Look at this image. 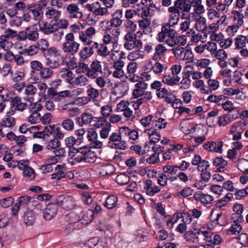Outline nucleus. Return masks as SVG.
Returning <instances> with one entry per match:
<instances>
[{"instance_id":"1","label":"nucleus","mask_w":248,"mask_h":248,"mask_svg":"<svg viewBox=\"0 0 248 248\" xmlns=\"http://www.w3.org/2000/svg\"><path fill=\"white\" fill-rule=\"evenodd\" d=\"M73 150L76 151V154H79V155L74 158V161L77 163L84 162L93 163L95 162L97 159L96 153L91 151L90 147L84 146L78 148H74Z\"/></svg>"},{"instance_id":"2","label":"nucleus","mask_w":248,"mask_h":248,"mask_svg":"<svg viewBox=\"0 0 248 248\" xmlns=\"http://www.w3.org/2000/svg\"><path fill=\"white\" fill-rule=\"evenodd\" d=\"M45 64L51 69H56L60 65L61 51L56 47H49V50L44 55Z\"/></svg>"},{"instance_id":"3","label":"nucleus","mask_w":248,"mask_h":248,"mask_svg":"<svg viewBox=\"0 0 248 248\" xmlns=\"http://www.w3.org/2000/svg\"><path fill=\"white\" fill-rule=\"evenodd\" d=\"M107 144L112 149L124 150L127 148L126 141L123 140L119 133L117 132H113L110 135Z\"/></svg>"},{"instance_id":"4","label":"nucleus","mask_w":248,"mask_h":248,"mask_svg":"<svg viewBox=\"0 0 248 248\" xmlns=\"http://www.w3.org/2000/svg\"><path fill=\"white\" fill-rule=\"evenodd\" d=\"M190 3V8L192 6L194 9V12L191 14V18L196 22L195 24V28L199 30V25L200 29L202 22V0H192Z\"/></svg>"},{"instance_id":"5","label":"nucleus","mask_w":248,"mask_h":248,"mask_svg":"<svg viewBox=\"0 0 248 248\" xmlns=\"http://www.w3.org/2000/svg\"><path fill=\"white\" fill-rule=\"evenodd\" d=\"M112 18L110 21L105 20L101 22L103 25H108L104 27L103 30L105 31H109L111 30L110 27H117L120 26L122 23V17L123 16V11L121 10H116L112 15Z\"/></svg>"},{"instance_id":"6","label":"nucleus","mask_w":248,"mask_h":248,"mask_svg":"<svg viewBox=\"0 0 248 248\" xmlns=\"http://www.w3.org/2000/svg\"><path fill=\"white\" fill-rule=\"evenodd\" d=\"M57 205L61 206L63 209L69 210L73 209L76 206L75 200L69 196L63 197L60 195L56 201Z\"/></svg>"},{"instance_id":"7","label":"nucleus","mask_w":248,"mask_h":248,"mask_svg":"<svg viewBox=\"0 0 248 248\" xmlns=\"http://www.w3.org/2000/svg\"><path fill=\"white\" fill-rule=\"evenodd\" d=\"M175 6L178 7L181 11V17L183 19H187L190 16L189 11L190 10V0H176L174 2Z\"/></svg>"},{"instance_id":"8","label":"nucleus","mask_w":248,"mask_h":248,"mask_svg":"<svg viewBox=\"0 0 248 248\" xmlns=\"http://www.w3.org/2000/svg\"><path fill=\"white\" fill-rule=\"evenodd\" d=\"M102 73L101 62L98 61H93L91 64L90 66L89 67L86 75L88 78L94 79L98 76L99 74H102Z\"/></svg>"},{"instance_id":"9","label":"nucleus","mask_w":248,"mask_h":248,"mask_svg":"<svg viewBox=\"0 0 248 248\" xmlns=\"http://www.w3.org/2000/svg\"><path fill=\"white\" fill-rule=\"evenodd\" d=\"M57 212V203H49L43 210V218L46 220H49L56 216Z\"/></svg>"},{"instance_id":"10","label":"nucleus","mask_w":248,"mask_h":248,"mask_svg":"<svg viewBox=\"0 0 248 248\" xmlns=\"http://www.w3.org/2000/svg\"><path fill=\"white\" fill-rule=\"evenodd\" d=\"M144 188L145 190L146 193L149 196H153L161 190V188L159 186L154 185L150 179H148L145 181Z\"/></svg>"},{"instance_id":"11","label":"nucleus","mask_w":248,"mask_h":248,"mask_svg":"<svg viewBox=\"0 0 248 248\" xmlns=\"http://www.w3.org/2000/svg\"><path fill=\"white\" fill-rule=\"evenodd\" d=\"M79 47V44L75 42H65L62 46V49L65 53H70L75 54L76 53Z\"/></svg>"},{"instance_id":"12","label":"nucleus","mask_w":248,"mask_h":248,"mask_svg":"<svg viewBox=\"0 0 248 248\" xmlns=\"http://www.w3.org/2000/svg\"><path fill=\"white\" fill-rule=\"evenodd\" d=\"M38 26L39 30L46 35L52 33L57 30L56 28H54L53 20L49 24L44 21H40L38 22Z\"/></svg>"},{"instance_id":"13","label":"nucleus","mask_w":248,"mask_h":248,"mask_svg":"<svg viewBox=\"0 0 248 248\" xmlns=\"http://www.w3.org/2000/svg\"><path fill=\"white\" fill-rule=\"evenodd\" d=\"M66 10L70 18H81L83 16L82 12L79 11V8L75 3L69 5Z\"/></svg>"},{"instance_id":"14","label":"nucleus","mask_w":248,"mask_h":248,"mask_svg":"<svg viewBox=\"0 0 248 248\" xmlns=\"http://www.w3.org/2000/svg\"><path fill=\"white\" fill-rule=\"evenodd\" d=\"M15 113V110H11L7 113L5 117L0 123L1 126L4 127H12L16 124V121L14 118L12 117Z\"/></svg>"},{"instance_id":"15","label":"nucleus","mask_w":248,"mask_h":248,"mask_svg":"<svg viewBox=\"0 0 248 248\" xmlns=\"http://www.w3.org/2000/svg\"><path fill=\"white\" fill-rule=\"evenodd\" d=\"M217 49V46L214 42L209 41L202 45V55L205 57H209L206 54V51L210 52L212 56H213L215 52Z\"/></svg>"},{"instance_id":"16","label":"nucleus","mask_w":248,"mask_h":248,"mask_svg":"<svg viewBox=\"0 0 248 248\" xmlns=\"http://www.w3.org/2000/svg\"><path fill=\"white\" fill-rule=\"evenodd\" d=\"M214 233L211 230H203L202 231V236L203 238L202 239L205 241L206 244L202 245V248H214V246H212L213 236Z\"/></svg>"},{"instance_id":"17","label":"nucleus","mask_w":248,"mask_h":248,"mask_svg":"<svg viewBox=\"0 0 248 248\" xmlns=\"http://www.w3.org/2000/svg\"><path fill=\"white\" fill-rule=\"evenodd\" d=\"M27 10L32 13L35 20L40 19L43 13L42 7L38 4L29 5Z\"/></svg>"},{"instance_id":"18","label":"nucleus","mask_w":248,"mask_h":248,"mask_svg":"<svg viewBox=\"0 0 248 248\" xmlns=\"http://www.w3.org/2000/svg\"><path fill=\"white\" fill-rule=\"evenodd\" d=\"M54 170L57 171L51 174L52 179L59 180L62 178L65 177L66 174L64 170H66V167L64 164L57 165Z\"/></svg>"},{"instance_id":"19","label":"nucleus","mask_w":248,"mask_h":248,"mask_svg":"<svg viewBox=\"0 0 248 248\" xmlns=\"http://www.w3.org/2000/svg\"><path fill=\"white\" fill-rule=\"evenodd\" d=\"M194 231H189L186 232L184 236L185 238L187 241H190L191 239H193V241H194L195 239L198 238V235L200 234V232L202 229V227H199V228H195V225H193Z\"/></svg>"},{"instance_id":"20","label":"nucleus","mask_w":248,"mask_h":248,"mask_svg":"<svg viewBox=\"0 0 248 248\" xmlns=\"http://www.w3.org/2000/svg\"><path fill=\"white\" fill-rule=\"evenodd\" d=\"M118 201V198L117 196L113 195H109L106 198L104 205L108 209H112L116 207Z\"/></svg>"},{"instance_id":"21","label":"nucleus","mask_w":248,"mask_h":248,"mask_svg":"<svg viewBox=\"0 0 248 248\" xmlns=\"http://www.w3.org/2000/svg\"><path fill=\"white\" fill-rule=\"evenodd\" d=\"M167 50V48L163 45H157L155 48V53L153 56V59L155 61L161 60V56H162Z\"/></svg>"},{"instance_id":"22","label":"nucleus","mask_w":248,"mask_h":248,"mask_svg":"<svg viewBox=\"0 0 248 248\" xmlns=\"http://www.w3.org/2000/svg\"><path fill=\"white\" fill-rule=\"evenodd\" d=\"M208 85L209 86V88L206 87L205 88L202 85V92L206 94H208L210 92L212 91H214L217 89L219 87V82L216 79H209L207 81ZM203 82H202V84Z\"/></svg>"},{"instance_id":"23","label":"nucleus","mask_w":248,"mask_h":248,"mask_svg":"<svg viewBox=\"0 0 248 248\" xmlns=\"http://www.w3.org/2000/svg\"><path fill=\"white\" fill-rule=\"evenodd\" d=\"M61 76L71 86L75 75L71 70L65 69V70L61 71Z\"/></svg>"},{"instance_id":"24","label":"nucleus","mask_w":248,"mask_h":248,"mask_svg":"<svg viewBox=\"0 0 248 248\" xmlns=\"http://www.w3.org/2000/svg\"><path fill=\"white\" fill-rule=\"evenodd\" d=\"M180 80V78L178 76H170V75H165L164 76L162 81L169 85L172 86L175 85Z\"/></svg>"},{"instance_id":"25","label":"nucleus","mask_w":248,"mask_h":248,"mask_svg":"<svg viewBox=\"0 0 248 248\" xmlns=\"http://www.w3.org/2000/svg\"><path fill=\"white\" fill-rule=\"evenodd\" d=\"M93 119H94V118L93 117L91 114L84 113L81 115V118L80 117H77L76 119L77 122H78L80 125H83V124H90Z\"/></svg>"},{"instance_id":"26","label":"nucleus","mask_w":248,"mask_h":248,"mask_svg":"<svg viewBox=\"0 0 248 248\" xmlns=\"http://www.w3.org/2000/svg\"><path fill=\"white\" fill-rule=\"evenodd\" d=\"M148 130H146L145 132H147ZM147 134L149 135V138L150 140V143H155L157 142L160 140V138L161 137V135L160 134L157 132L156 129H153L152 130L151 129L148 130V132Z\"/></svg>"},{"instance_id":"27","label":"nucleus","mask_w":248,"mask_h":248,"mask_svg":"<svg viewBox=\"0 0 248 248\" xmlns=\"http://www.w3.org/2000/svg\"><path fill=\"white\" fill-rule=\"evenodd\" d=\"M115 181L119 185H125L129 183L130 177L125 173H121L116 177Z\"/></svg>"},{"instance_id":"28","label":"nucleus","mask_w":248,"mask_h":248,"mask_svg":"<svg viewBox=\"0 0 248 248\" xmlns=\"http://www.w3.org/2000/svg\"><path fill=\"white\" fill-rule=\"evenodd\" d=\"M27 39L31 41H36L39 38V34L36 28L33 27L27 28Z\"/></svg>"},{"instance_id":"29","label":"nucleus","mask_w":248,"mask_h":248,"mask_svg":"<svg viewBox=\"0 0 248 248\" xmlns=\"http://www.w3.org/2000/svg\"><path fill=\"white\" fill-rule=\"evenodd\" d=\"M242 230V226L239 223H233L231 227L226 230V232L228 235H236L239 233Z\"/></svg>"},{"instance_id":"30","label":"nucleus","mask_w":248,"mask_h":248,"mask_svg":"<svg viewBox=\"0 0 248 248\" xmlns=\"http://www.w3.org/2000/svg\"><path fill=\"white\" fill-rule=\"evenodd\" d=\"M37 47L38 50L40 49L43 53V55L47 53L49 50V43L46 39H40L37 42Z\"/></svg>"},{"instance_id":"31","label":"nucleus","mask_w":248,"mask_h":248,"mask_svg":"<svg viewBox=\"0 0 248 248\" xmlns=\"http://www.w3.org/2000/svg\"><path fill=\"white\" fill-rule=\"evenodd\" d=\"M232 14L233 16L234 20L236 22V24L235 25L239 27H240L244 23L243 18L245 16L243 14L236 10L232 11Z\"/></svg>"},{"instance_id":"32","label":"nucleus","mask_w":248,"mask_h":248,"mask_svg":"<svg viewBox=\"0 0 248 248\" xmlns=\"http://www.w3.org/2000/svg\"><path fill=\"white\" fill-rule=\"evenodd\" d=\"M35 215L32 211L25 213L24 217V221L27 226H31L35 222Z\"/></svg>"},{"instance_id":"33","label":"nucleus","mask_w":248,"mask_h":248,"mask_svg":"<svg viewBox=\"0 0 248 248\" xmlns=\"http://www.w3.org/2000/svg\"><path fill=\"white\" fill-rule=\"evenodd\" d=\"M232 121L231 116L230 114H224L218 118L217 124L219 126H224Z\"/></svg>"},{"instance_id":"34","label":"nucleus","mask_w":248,"mask_h":248,"mask_svg":"<svg viewBox=\"0 0 248 248\" xmlns=\"http://www.w3.org/2000/svg\"><path fill=\"white\" fill-rule=\"evenodd\" d=\"M227 97L224 95H220L218 96L215 95H210L208 96L206 99L207 101L210 102H214L218 105H221L222 102L226 99Z\"/></svg>"},{"instance_id":"35","label":"nucleus","mask_w":248,"mask_h":248,"mask_svg":"<svg viewBox=\"0 0 248 248\" xmlns=\"http://www.w3.org/2000/svg\"><path fill=\"white\" fill-rule=\"evenodd\" d=\"M246 43L245 35H238L234 39V44L237 49L244 48L246 46Z\"/></svg>"},{"instance_id":"36","label":"nucleus","mask_w":248,"mask_h":248,"mask_svg":"<svg viewBox=\"0 0 248 248\" xmlns=\"http://www.w3.org/2000/svg\"><path fill=\"white\" fill-rule=\"evenodd\" d=\"M213 165L217 167V170L220 171V169H223L227 165V161L225 160L221 157H217L213 160Z\"/></svg>"},{"instance_id":"37","label":"nucleus","mask_w":248,"mask_h":248,"mask_svg":"<svg viewBox=\"0 0 248 248\" xmlns=\"http://www.w3.org/2000/svg\"><path fill=\"white\" fill-rule=\"evenodd\" d=\"M238 169L244 173H248V160L242 158L237 164Z\"/></svg>"},{"instance_id":"38","label":"nucleus","mask_w":248,"mask_h":248,"mask_svg":"<svg viewBox=\"0 0 248 248\" xmlns=\"http://www.w3.org/2000/svg\"><path fill=\"white\" fill-rule=\"evenodd\" d=\"M83 59H80V61L78 62L77 66L76 67V72L78 74L84 73L85 72H88L89 66L88 65L85 63Z\"/></svg>"},{"instance_id":"39","label":"nucleus","mask_w":248,"mask_h":248,"mask_svg":"<svg viewBox=\"0 0 248 248\" xmlns=\"http://www.w3.org/2000/svg\"><path fill=\"white\" fill-rule=\"evenodd\" d=\"M47 11L46 13V16L49 18L58 19L61 16L60 11L52 8H47Z\"/></svg>"},{"instance_id":"40","label":"nucleus","mask_w":248,"mask_h":248,"mask_svg":"<svg viewBox=\"0 0 248 248\" xmlns=\"http://www.w3.org/2000/svg\"><path fill=\"white\" fill-rule=\"evenodd\" d=\"M87 81V78L84 76H79L77 77L75 79H74L73 82H72L71 87H74L78 85H85L86 84Z\"/></svg>"},{"instance_id":"41","label":"nucleus","mask_w":248,"mask_h":248,"mask_svg":"<svg viewBox=\"0 0 248 248\" xmlns=\"http://www.w3.org/2000/svg\"><path fill=\"white\" fill-rule=\"evenodd\" d=\"M107 13V8L102 7L99 2H95V9L93 10V14L96 16H103Z\"/></svg>"},{"instance_id":"42","label":"nucleus","mask_w":248,"mask_h":248,"mask_svg":"<svg viewBox=\"0 0 248 248\" xmlns=\"http://www.w3.org/2000/svg\"><path fill=\"white\" fill-rule=\"evenodd\" d=\"M53 23L54 27L57 26L60 29H66L68 26V22L65 19H55L53 20Z\"/></svg>"},{"instance_id":"43","label":"nucleus","mask_w":248,"mask_h":248,"mask_svg":"<svg viewBox=\"0 0 248 248\" xmlns=\"http://www.w3.org/2000/svg\"><path fill=\"white\" fill-rule=\"evenodd\" d=\"M111 125L110 123H106L100 131V135L102 139H106L108 137Z\"/></svg>"},{"instance_id":"44","label":"nucleus","mask_w":248,"mask_h":248,"mask_svg":"<svg viewBox=\"0 0 248 248\" xmlns=\"http://www.w3.org/2000/svg\"><path fill=\"white\" fill-rule=\"evenodd\" d=\"M61 145L59 140L53 139L50 140L46 144V148L48 150H55L59 148Z\"/></svg>"},{"instance_id":"45","label":"nucleus","mask_w":248,"mask_h":248,"mask_svg":"<svg viewBox=\"0 0 248 248\" xmlns=\"http://www.w3.org/2000/svg\"><path fill=\"white\" fill-rule=\"evenodd\" d=\"M92 55L93 53L89 46L84 47L80 50L79 53L80 58L83 60L87 59L90 57Z\"/></svg>"},{"instance_id":"46","label":"nucleus","mask_w":248,"mask_h":248,"mask_svg":"<svg viewBox=\"0 0 248 248\" xmlns=\"http://www.w3.org/2000/svg\"><path fill=\"white\" fill-rule=\"evenodd\" d=\"M23 175L24 177L32 181L35 179V171L31 167H28L23 171Z\"/></svg>"},{"instance_id":"47","label":"nucleus","mask_w":248,"mask_h":248,"mask_svg":"<svg viewBox=\"0 0 248 248\" xmlns=\"http://www.w3.org/2000/svg\"><path fill=\"white\" fill-rule=\"evenodd\" d=\"M82 214V218L86 221V224L91 222L93 219L94 213L93 210H88L86 211L83 212Z\"/></svg>"},{"instance_id":"48","label":"nucleus","mask_w":248,"mask_h":248,"mask_svg":"<svg viewBox=\"0 0 248 248\" xmlns=\"http://www.w3.org/2000/svg\"><path fill=\"white\" fill-rule=\"evenodd\" d=\"M213 56L218 60H226L227 59L228 54L224 49H220L216 50Z\"/></svg>"},{"instance_id":"49","label":"nucleus","mask_w":248,"mask_h":248,"mask_svg":"<svg viewBox=\"0 0 248 248\" xmlns=\"http://www.w3.org/2000/svg\"><path fill=\"white\" fill-rule=\"evenodd\" d=\"M217 30V24L215 23H212L209 25L208 27L205 25L204 26L203 29H202V33H204V36L206 37L207 32L211 33V36Z\"/></svg>"},{"instance_id":"50","label":"nucleus","mask_w":248,"mask_h":248,"mask_svg":"<svg viewBox=\"0 0 248 248\" xmlns=\"http://www.w3.org/2000/svg\"><path fill=\"white\" fill-rule=\"evenodd\" d=\"M109 51L107 46L104 44H99L97 54L101 56L106 57L109 54Z\"/></svg>"},{"instance_id":"51","label":"nucleus","mask_w":248,"mask_h":248,"mask_svg":"<svg viewBox=\"0 0 248 248\" xmlns=\"http://www.w3.org/2000/svg\"><path fill=\"white\" fill-rule=\"evenodd\" d=\"M12 44L8 42L6 36H0V46L4 50L7 51L11 47Z\"/></svg>"},{"instance_id":"52","label":"nucleus","mask_w":248,"mask_h":248,"mask_svg":"<svg viewBox=\"0 0 248 248\" xmlns=\"http://www.w3.org/2000/svg\"><path fill=\"white\" fill-rule=\"evenodd\" d=\"M193 189L189 187L184 188L182 190L176 193L177 196H181L184 198H186L192 195Z\"/></svg>"},{"instance_id":"53","label":"nucleus","mask_w":248,"mask_h":248,"mask_svg":"<svg viewBox=\"0 0 248 248\" xmlns=\"http://www.w3.org/2000/svg\"><path fill=\"white\" fill-rule=\"evenodd\" d=\"M10 100V96L8 93L0 94V112H2L5 108V102Z\"/></svg>"},{"instance_id":"54","label":"nucleus","mask_w":248,"mask_h":248,"mask_svg":"<svg viewBox=\"0 0 248 248\" xmlns=\"http://www.w3.org/2000/svg\"><path fill=\"white\" fill-rule=\"evenodd\" d=\"M213 147L214 149L213 150V152L217 153L219 154H221L223 152L222 147L224 145V142L221 140H217L216 141H213Z\"/></svg>"},{"instance_id":"55","label":"nucleus","mask_w":248,"mask_h":248,"mask_svg":"<svg viewBox=\"0 0 248 248\" xmlns=\"http://www.w3.org/2000/svg\"><path fill=\"white\" fill-rule=\"evenodd\" d=\"M28 121L31 124H35L41 121V116L38 112H32L28 117Z\"/></svg>"},{"instance_id":"56","label":"nucleus","mask_w":248,"mask_h":248,"mask_svg":"<svg viewBox=\"0 0 248 248\" xmlns=\"http://www.w3.org/2000/svg\"><path fill=\"white\" fill-rule=\"evenodd\" d=\"M62 125L63 128L67 131H71L73 130L74 127V123L70 119H67L63 121Z\"/></svg>"},{"instance_id":"57","label":"nucleus","mask_w":248,"mask_h":248,"mask_svg":"<svg viewBox=\"0 0 248 248\" xmlns=\"http://www.w3.org/2000/svg\"><path fill=\"white\" fill-rule=\"evenodd\" d=\"M37 91V88L32 84H28L25 86V93L28 96L33 95Z\"/></svg>"},{"instance_id":"58","label":"nucleus","mask_w":248,"mask_h":248,"mask_svg":"<svg viewBox=\"0 0 248 248\" xmlns=\"http://www.w3.org/2000/svg\"><path fill=\"white\" fill-rule=\"evenodd\" d=\"M94 119H97L95 124H94V126L95 128H100L104 126L106 123H110L106 120V118L103 117H100L98 118L94 117Z\"/></svg>"},{"instance_id":"59","label":"nucleus","mask_w":248,"mask_h":248,"mask_svg":"<svg viewBox=\"0 0 248 248\" xmlns=\"http://www.w3.org/2000/svg\"><path fill=\"white\" fill-rule=\"evenodd\" d=\"M14 199L12 197L4 198L0 201V204L2 207L7 208L9 207L13 203Z\"/></svg>"},{"instance_id":"60","label":"nucleus","mask_w":248,"mask_h":248,"mask_svg":"<svg viewBox=\"0 0 248 248\" xmlns=\"http://www.w3.org/2000/svg\"><path fill=\"white\" fill-rule=\"evenodd\" d=\"M50 68H42L40 72V76L44 78H48L52 74L53 71L50 69Z\"/></svg>"},{"instance_id":"61","label":"nucleus","mask_w":248,"mask_h":248,"mask_svg":"<svg viewBox=\"0 0 248 248\" xmlns=\"http://www.w3.org/2000/svg\"><path fill=\"white\" fill-rule=\"evenodd\" d=\"M130 130L127 126H123L119 128V133L123 140L124 139L125 140L126 138H128Z\"/></svg>"},{"instance_id":"62","label":"nucleus","mask_w":248,"mask_h":248,"mask_svg":"<svg viewBox=\"0 0 248 248\" xmlns=\"http://www.w3.org/2000/svg\"><path fill=\"white\" fill-rule=\"evenodd\" d=\"M231 221L233 223H239L244 222V219L242 214H232Z\"/></svg>"},{"instance_id":"63","label":"nucleus","mask_w":248,"mask_h":248,"mask_svg":"<svg viewBox=\"0 0 248 248\" xmlns=\"http://www.w3.org/2000/svg\"><path fill=\"white\" fill-rule=\"evenodd\" d=\"M215 221L219 226H223L226 224V217L225 215L222 214L221 213H217Z\"/></svg>"},{"instance_id":"64","label":"nucleus","mask_w":248,"mask_h":248,"mask_svg":"<svg viewBox=\"0 0 248 248\" xmlns=\"http://www.w3.org/2000/svg\"><path fill=\"white\" fill-rule=\"evenodd\" d=\"M112 111V107L108 105L103 106L101 108V112L102 115L104 116L103 117L109 116Z\"/></svg>"}]
</instances>
